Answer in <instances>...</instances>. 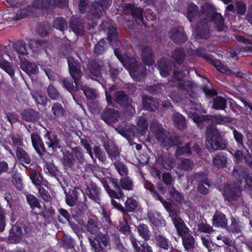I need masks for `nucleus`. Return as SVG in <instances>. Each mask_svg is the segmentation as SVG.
Instances as JSON below:
<instances>
[{
	"label": "nucleus",
	"instance_id": "1",
	"mask_svg": "<svg viewBox=\"0 0 252 252\" xmlns=\"http://www.w3.org/2000/svg\"><path fill=\"white\" fill-rule=\"evenodd\" d=\"M187 17L190 22L197 20L195 35L198 38L208 39L210 37V24L214 22L216 28L220 32L225 29L224 19L220 13L214 12L213 5L206 3L201 7V11L197 5L193 3L188 5Z\"/></svg>",
	"mask_w": 252,
	"mask_h": 252
},
{
	"label": "nucleus",
	"instance_id": "2",
	"mask_svg": "<svg viewBox=\"0 0 252 252\" xmlns=\"http://www.w3.org/2000/svg\"><path fill=\"white\" fill-rule=\"evenodd\" d=\"M150 129L156 139L163 147L169 148L173 146L178 145L180 143L178 137L168 136L164 132L162 126L156 120L152 122Z\"/></svg>",
	"mask_w": 252,
	"mask_h": 252
},
{
	"label": "nucleus",
	"instance_id": "3",
	"mask_svg": "<svg viewBox=\"0 0 252 252\" xmlns=\"http://www.w3.org/2000/svg\"><path fill=\"white\" fill-rule=\"evenodd\" d=\"M189 73L187 70L183 73L177 70L173 72L174 78L171 81V85L177 87L181 90L186 91L189 96L192 98H196L198 96L196 93V86L195 84L189 81H184L181 79L182 77L186 76Z\"/></svg>",
	"mask_w": 252,
	"mask_h": 252
},
{
	"label": "nucleus",
	"instance_id": "4",
	"mask_svg": "<svg viewBox=\"0 0 252 252\" xmlns=\"http://www.w3.org/2000/svg\"><path fill=\"white\" fill-rule=\"evenodd\" d=\"M88 239L94 252H106V248L110 245V238L107 233H99Z\"/></svg>",
	"mask_w": 252,
	"mask_h": 252
},
{
	"label": "nucleus",
	"instance_id": "5",
	"mask_svg": "<svg viewBox=\"0 0 252 252\" xmlns=\"http://www.w3.org/2000/svg\"><path fill=\"white\" fill-rule=\"evenodd\" d=\"M193 177L197 183V191L203 195L208 194L210 192L211 181L207 174L203 172H199L194 173Z\"/></svg>",
	"mask_w": 252,
	"mask_h": 252
},
{
	"label": "nucleus",
	"instance_id": "6",
	"mask_svg": "<svg viewBox=\"0 0 252 252\" xmlns=\"http://www.w3.org/2000/svg\"><path fill=\"white\" fill-rule=\"evenodd\" d=\"M114 53L119 61L123 63L124 66L131 70L136 73L139 68V64L136 59L134 57H131L122 53L120 48L114 49Z\"/></svg>",
	"mask_w": 252,
	"mask_h": 252
},
{
	"label": "nucleus",
	"instance_id": "7",
	"mask_svg": "<svg viewBox=\"0 0 252 252\" xmlns=\"http://www.w3.org/2000/svg\"><path fill=\"white\" fill-rule=\"evenodd\" d=\"M111 0H95L89 6L88 16L92 15L94 18H98L101 15L102 11L111 5Z\"/></svg>",
	"mask_w": 252,
	"mask_h": 252
},
{
	"label": "nucleus",
	"instance_id": "8",
	"mask_svg": "<svg viewBox=\"0 0 252 252\" xmlns=\"http://www.w3.org/2000/svg\"><path fill=\"white\" fill-rule=\"evenodd\" d=\"M114 100L119 105L127 110L130 114H133L135 110L132 105V100L124 91H119L113 94Z\"/></svg>",
	"mask_w": 252,
	"mask_h": 252
},
{
	"label": "nucleus",
	"instance_id": "9",
	"mask_svg": "<svg viewBox=\"0 0 252 252\" xmlns=\"http://www.w3.org/2000/svg\"><path fill=\"white\" fill-rule=\"evenodd\" d=\"M242 189L239 184H228L223 192L225 198L229 201L236 200L241 196Z\"/></svg>",
	"mask_w": 252,
	"mask_h": 252
},
{
	"label": "nucleus",
	"instance_id": "10",
	"mask_svg": "<svg viewBox=\"0 0 252 252\" xmlns=\"http://www.w3.org/2000/svg\"><path fill=\"white\" fill-rule=\"evenodd\" d=\"M67 63L69 74L74 80V84H76L82 76L80 63L72 57L67 58Z\"/></svg>",
	"mask_w": 252,
	"mask_h": 252
},
{
	"label": "nucleus",
	"instance_id": "11",
	"mask_svg": "<svg viewBox=\"0 0 252 252\" xmlns=\"http://www.w3.org/2000/svg\"><path fill=\"white\" fill-rule=\"evenodd\" d=\"M44 164L43 170L44 172L50 176L55 177L61 187L64 189L65 186H67V184L65 181H64V184H62V180H63V178L54 165L52 163L47 161H44Z\"/></svg>",
	"mask_w": 252,
	"mask_h": 252
},
{
	"label": "nucleus",
	"instance_id": "12",
	"mask_svg": "<svg viewBox=\"0 0 252 252\" xmlns=\"http://www.w3.org/2000/svg\"><path fill=\"white\" fill-rule=\"evenodd\" d=\"M112 204L114 208L120 210L123 213L133 212L137 208V202L132 197L127 198L125 203V207H123L120 203L116 200L112 201Z\"/></svg>",
	"mask_w": 252,
	"mask_h": 252
},
{
	"label": "nucleus",
	"instance_id": "13",
	"mask_svg": "<svg viewBox=\"0 0 252 252\" xmlns=\"http://www.w3.org/2000/svg\"><path fill=\"white\" fill-rule=\"evenodd\" d=\"M86 193L90 199L95 203L100 204L101 189L94 183L91 182L88 184L86 189Z\"/></svg>",
	"mask_w": 252,
	"mask_h": 252
},
{
	"label": "nucleus",
	"instance_id": "14",
	"mask_svg": "<svg viewBox=\"0 0 252 252\" xmlns=\"http://www.w3.org/2000/svg\"><path fill=\"white\" fill-rule=\"evenodd\" d=\"M27 174L31 180L32 184L37 187L40 186H47L48 183L44 178L42 174L34 169L27 168Z\"/></svg>",
	"mask_w": 252,
	"mask_h": 252
},
{
	"label": "nucleus",
	"instance_id": "15",
	"mask_svg": "<svg viewBox=\"0 0 252 252\" xmlns=\"http://www.w3.org/2000/svg\"><path fill=\"white\" fill-rule=\"evenodd\" d=\"M192 151L200 154L201 150L197 144L189 142L184 146H178L176 150V155L177 157L183 155H189L191 154Z\"/></svg>",
	"mask_w": 252,
	"mask_h": 252
},
{
	"label": "nucleus",
	"instance_id": "16",
	"mask_svg": "<svg viewBox=\"0 0 252 252\" xmlns=\"http://www.w3.org/2000/svg\"><path fill=\"white\" fill-rule=\"evenodd\" d=\"M100 117L106 124L110 125L116 123L119 117V114L117 110L106 107L101 112Z\"/></svg>",
	"mask_w": 252,
	"mask_h": 252
},
{
	"label": "nucleus",
	"instance_id": "17",
	"mask_svg": "<svg viewBox=\"0 0 252 252\" xmlns=\"http://www.w3.org/2000/svg\"><path fill=\"white\" fill-rule=\"evenodd\" d=\"M221 132L213 125L208 126L206 131L205 144L207 149L212 146V144L221 135Z\"/></svg>",
	"mask_w": 252,
	"mask_h": 252
},
{
	"label": "nucleus",
	"instance_id": "18",
	"mask_svg": "<svg viewBox=\"0 0 252 252\" xmlns=\"http://www.w3.org/2000/svg\"><path fill=\"white\" fill-rule=\"evenodd\" d=\"M45 144L49 149L55 152L61 148L60 140L57 136L51 131H48L44 136Z\"/></svg>",
	"mask_w": 252,
	"mask_h": 252
},
{
	"label": "nucleus",
	"instance_id": "19",
	"mask_svg": "<svg viewBox=\"0 0 252 252\" xmlns=\"http://www.w3.org/2000/svg\"><path fill=\"white\" fill-rule=\"evenodd\" d=\"M125 10L126 14H130L138 24L140 23L144 24L142 9L135 7L131 4H126L125 6Z\"/></svg>",
	"mask_w": 252,
	"mask_h": 252
},
{
	"label": "nucleus",
	"instance_id": "20",
	"mask_svg": "<svg viewBox=\"0 0 252 252\" xmlns=\"http://www.w3.org/2000/svg\"><path fill=\"white\" fill-rule=\"evenodd\" d=\"M103 147L108 157L113 162L120 159V151L116 144L112 142L105 143Z\"/></svg>",
	"mask_w": 252,
	"mask_h": 252
},
{
	"label": "nucleus",
	"instance_id": "21",
	"mask_svg": "<svg viewBox=\"0 0 252 252\" xmlns=\"http://www.w3.org/2000/svg\"><path fill=\"white\" fill-rule=\"evenodd\" d=\"M59 82L71 95L79 90L81 85L79 82L74 84V82L72 78L62 77L59 79Z\"/></svg>",
	"mask_w": 252,
	"mask_h": 252
},
{
	"label": "nucleus",
	"instance_id": "22",
	"mask_svg": "<svg viewBox=\"0 0 252 252\" xmlns=\"http://www.w3.org/2000/svg\"><path fill=\"white\" fill-rule=\"evenodd\" d=\"M156 245L160 251L164 252H170L173 248L172 244L168 239L161 234L156 235L155 236Z\"/></svg>",
	"mask_w": 252,
	"mask_h": 252
},
{
	"label": "nucleus",
	"instance_id": "23",
	"mask_svg": "<svg viewBox=\"0 0 252 252\" xmlns=\"http://www.w3.org/2000/svg\"><path fill=\"white\" fill-rule=\"evenodd\" d=\"M129 240L134 252H153L152 247L147 242L140 244L133 236L129 237Z\"/></svg>",
	"mask_w": 252,
	"mask_h": 252
},
{
	"label": "nucleus",
	"instance_id": "24",
	"mask_svg": "<svg viewBox=\"0 0 252 252\" xmlns=\"http://www.w3.org/2000/svg\"><path fill=\"white\" fill-rule=\"evenodd\" d=\"M31 137L33 148L38 154L42 155L46 151V149L41 137L34 132H32Z\"/></svg>",
	"mask_w": 252,
	"mask_h": 252
},
{
	"label": "nucleus",
	"instance_id": "25",
	"mask_svg": "<svg viewBox=\"0 0 252 252\" xmlns=\"http://www.w3.org/2000/svg\"><path fill=\"white\" fill-rule=\"evenodd\" d=\"M212 163L217 168H223L227 166V154L224 152H220L215 155L212 158Z\"/></svg>",
	"mask_w": 252,
	"mask_h": 252
},
{
	"label": "nucleus",
	"instance_id": "26",
	"mask_svg": "<svg viewBox=\"0 0 252 252\" xmlns=\"http://www.w3.org/2000/svg\"><path fill=\"white\" fill-rule=\"evenodd\" d=\"M212 223L216 227L226 228L227 226V219L223 213L217 211L213 216Z\"/></svg>",
	"mask_w": 252,
	"mask_h": 252
},
{
	"label": "nucleus",
	"instance_id": "27",
	"mask_svg": "<svg viewBox=\"0 0 252 252\" xmlns=\"http://www.w3.org/2000/svg\"><path fill=\"white\" fill-rule=\"evenodd\" d=\"M84 228L89 233L96 235L99 233L100 226L97 218H90L84 225Z\"/></svg>",
	"mask_w": 252,
	"mask_h": 252
},
{
	"label": "nucleus",
	"instance_id": "28",
	"mask_svg": "<svg viewBox=\"0 0 252 252\" xmlns=\"http://www.w3.org/2000/svg\"><path fill=\"white\" fill-rule=\"evenodd\" d=\"M158 67L160 75L166 77L171 70L172 63L168 60L162 58L158 61Z\"/></svg>",
	"mask_w": 252,
	"mask_h": 252
},
{
	"label": "nucleus",
	"instance_id": "29",
	"mask_svg": "<svg viewBox=\"0 0 252 252\" xmlns=\"http://www.w3.org/2000/svg\"><path fill=\"white\" fill-rule=\"evenodd\" d=\"M21 114L23 120L28 122H35L40 118L39 112L32 109H25Z\"/></svg>",
	"mask_w": 252,
	"mask_h": 252
},
{
	"label": "nucleus",
	"instance_id": "30",
	"mask_svg": "<svg viewBox=\"0 0 252 252\" xmlns=\"http://www.w3.org/2000/svg\"><path fill=\"white\" fill-rule=\"evenodd\" d=\"M117 129L120 133L128 136H135L137 130L135 126L127 124L125 122H122Z\"/></svg>",
	"mask_w": 252,
	"mask_h": 252
},
{
	"label": "nucleus",
	"instance_id": "31",
	"mask_svg": "<svg viewBox=\"0 0 252 252\" xmlns=\"http://www.w3.org/2000/svg\"><path fill=\"white\" fill-rule=\"evenodd\" d=\"M69 26L74 32L80 35L83 34L84 32V23L79 17H71Z\"/></svg>",
	"mask_w": 252,
	"mask_h": 252
},
{
	"label": "nucleus",
	"instance_id": "32",
	"mask_svg": "<svg viewBox=\"0 0 252 252\" xmlns=\"http://www.w3.org/2000/svg\"><path fill=\"white\" fill-rule=\"evenodd\" d=\"M158 161L166 169L173 168L175 165V160L171 154H164L158 158Z\"/></svg>",
	"mask_w": 252,
	"mask_h": 252
},
{
	"label": "nucleus",
	"instance_id": "33",
	"mask_svg": "<svg viewBox=\"0 0 252 252\" xmlns=\"http://www.w3.org/2000/svg\"><path fill=\"white\" fill-rule=\"evenodd\" d=\"M142 104L144 108L151 111H155L158 106V103L156 99L151 96H143Z\"/></svg>",
	"mask_w": 252,
	"mask_h": 252
},
{
	"label": "nucleus",
	"instance_id": "34",
	"mask_svg": "<svg viewBox=\"0 0 252 252\" xmlns=\"http://www.w3.org/2000/svg\"><path fill=\"white\" fill-rule=\"evenodd\" d=\"M170 37L176 43H184L187 37L184 32L178 29L174 28L172 29L170 32Z\"/></svg>",
	"mask_w": 252,
	"mask_h": 252
},
{
	"label": "nucleus",
	"instance_id": "35",
	"mask_svg": "<svg viewBox=\"0 0 252 252\" xmlns=\"http://www.w3.org/2000/svg\"><path fill=\"white\" fill-rule=\"evenodd\" d=\"M20 68L29 75L36 74L38 70L36 64L29 61H22L20 64Z\"/></svg>",
	"mask_w": 252,
	"mask_h": 252
},
{
	"label": "nucleus",
	"instance_id": "36",
	"mask_svg": "<svg viewBox=\"0 0 252 252\" xmlns=\"http://www.w3.org/2000/svg\"><path fill=\"white\" fill-rule=\"evenodd\" d=\"M228 142L224 136L221 135L220 137L215 140L211 145L207 148L209 151H215L218 150H223L227 147Z\"/></svg>",
	"mask_w": 252,
	"mask_h": 252
},
{
	"label": "nucleus",
	"instance_id": "37",
	"mask_svg": "<svg viewBox=\"0 0 252 252\" xmlns=\"http://www.w3.org/2000/svg\"><path fill=\"white\" fill-rule=\"evenodd\" d=\"M141 57L143 61L148 65H152L154 62L153 54L151 48L149 47H143L141 52Z\"/></svg>",
	"mask_w": 252,
	"mask_h": 252
},
{
	"label": "nucleus",
	"instance_id": "38",
	"mask_svg": "<svg viewBox=\"0 0 252 252\" xmlns=\"http://www.w3.org/2000/svg\"><path fill=\"white\" fill-rule=\"evenodd\" d=\"M230 219L231 223L229 226L226 227V230L232 233L241 232L242 226L239 218L231 216Z\"/></svg>",
	"mask_w": 252,
	"mask_h": 252
},
{
	"label": "nucleus",
	"instance_id": "39",
	"mask_svg": "<svg viewBox=\"0 0 252 252\" xmlns=\"http://www.w3.org/2000/svg\"><path fill=\"white\" fill-rule=\"evenodd\" d=\"M22 230L21 227L14 225L12 227L9 233V239L14 243H17L22 239Z\"/></svg>",
	"mask_w": 252,
	"mask_h": 252
},
{
	"label": "nucleus",
	"instance_id": "40",
	"mask_svg": "<svg viewBox=\"0 0 252 252\" xmlns=\"http://www.w3.org/2000/svg\"><path fill=\"white\" fill-rule=\"evenodd\" d=\"M174 125L179 129H183L186 127L185 118L179 113H174L172 116Z\"/></svg>",
	"mask_w": 252,
	"mask_h": 252
},
{
	"label": "nucleus",
	"instance_id": "41",
	"mask_svg": "<svg viewBox=\"0 0 252 252\" xmlns=\"http://www.w3.org/2000/svg\"><path fill=\"white\" fill-rule=\"evenodd\" d=\"M30 48L33 52H37L40 49H43L45 50L46 48L49 45V42L46 41H39L37 40H30L29 42Z\"/></svg>",
	"mask_w": 252,
	"mask_h": 252
},
{
	"label": "nucleus",
	"instance_id": "42",
	"mask_svg": "<svg viewBox=\"0 0 252 252\" xmlns=\"http://www.w3.org/2000/svg\"><path fill=\"white\" fill-rule=\"evenodd\" d=\"M88 68L90 73L94 76L97 78L101 76L100 65L96 61H90L88 65Z\"/></svg>",
	"mask_w": 252,
	"mask_h": 252
},
{
	"label": "nucleus",
	"instance_id": "43",
	"mask_svg": "<svg viewBox=\"0 0 252 252\" xmlns=\"http://www.w3.org/2000/svg\"><path fill=\"white\" fill-rule=\"evenodd\" d=\"M110 181L112 184V186L114 189L113 191H115V193L116 194V195L115 194L110 195V197L111 199V200L112 201V200H115V199H116L120 201V199L123 198L125 196L124 194L123 193L116 180L114 179H111Z\"/></svg>",
	"mask_w": 252,
	"mask_h": 252
},
{
	"label": "nucleus",
	"instance_id": "44",
	"mask_svg": "<svg viewBox=\"0 0 252 252\" xmlns=\"http://www.w3.org/2000/svg\"><path fill=\"white\" fill-rule=\"evenodd\" d=\"M72 154L75 162L83 164L85 162V158L83 150L81 147H75L72 148Z\"/></svg>",
	"mask_w": 252,
	"mask_h": 252
},
{
	"label": "nucleus",
	"instance_id": "45",
	"mask_svg": "<svg viewBox=\"0 0 252 252\" xmlns=\"http://www.w3.org/2000/svg\"><path fill=\"white\" fill-rule=\"evenodd\" d=\"M210 63L212 64L219 71L222 73H224L228 75L232 74V71L219 60H213L212 59Z\"/></svg>",
	"mask_w": 252,
	"mask_h": 252
},
{
	"label": "nucleus",
	"instance_id": "46",
	"mask_svg": "<svg viewBox=\"0 0 252 252\" xmlns=\"http://www.w3.org/2000/svg\"><path fill=\"white\" fill-rule=\"evenodd\" d=\"M32 5L35 9L47 10L53 6V0H34Z\"/></svg>",
	"mask_w": 252,
	"mask_h": 252
},
{
	"label": "nucleus",
	"instance_id": "47",
	"mask_svg": "<svg viewBox=\"0 0 252 252\" xmlns=\"http://www.w3.org/2000/svg\"><path fill=\"white\" fill-rule=\"evenodd\" d=\"M173 223L181 236L189 233V228L186 226L184 221L181 219L175 220Z\"/></svg>",
	"mask_w": 252,
	"mask_h": 252
},
{
	"label": "nucleus",
	"instance_id": "48",
	"mask_svg": "<svg viewBox=\"0 0 252 252\" xmlns=\"http://www.w3.org/2000/svg\"><path fill=\"white\" fill-rule=\"evenodd\" d=\"M80 89L82 90L86 97L89 99H94L97 96V92L95 89L91 88L82 84Z\"/></svg>",
	"mask_w": 252,
	"mask_h": 252
},
{
	"label": "nucleus",
	"instance_id": "49",
	"mask_svg": "<svg viewBox=\"0 0 252 252\" xmlns=\"http://www.w3.org/2000/svg\"><path fill=\"white\" fill-rule=\"evenodd\" d=\"M13 48L15 50L21 55L29 54L30 48L27 47L26 43L23 41H17L13 44Z\"/></svg>",
	"mask_w": 252,
	"mask_h": 252
},
{
	"label": "nucleus",
	"instance_id": "50",
	"mask_svg": "<svg viewBox=\"0 0 252 252\" xmlns=\"http://www.w3.org/2000/svg\"><path fill=\"white\" fill-rule=\"evenodd\" d=\"M107 38L112 45L117 44L118 41V36L117 29L113 26H110L108 28Z\"/></svg>",
	"mask_w": 252,
	"mask_h": 252
},
{
	"label": "nucleus",
	"instance_id": "51",
	"mask_svg": "<svg viewBox=\"0 0 252 252\" xmlns=\"http://www.w3.org/2000/svg\"><path fill=\"white\" fill-rule=\"evenodd\" d=\"M179 167L185 171H191L192 170L194 163L189 158H180L178 163Z\"/></svg>",
	"mask_w": 252,
	"mask_h": 252
},
{
	"label": "nucleus",
	"instance_id": "52",
	"mask_svg": "<svg viewBox=\"0 0 252 252\" xmlns=\"http://www.w3.org/2000/svg\"><path fill=\"white\" fill-rule=\"evenodd\" d=\"M137 229L139 235L145 240L148 241L150 240V231L148 226L145 224H140L137 227Z\"/></svg>",
	"mask_w": 252,
	"mask_h": 252
},
{
	"label": "nucleus",
	"instance_id": "53",
	"mask_svg": "<svg viewBox=\"0 0 252 252\" xmlns=\"http://www.w3.org/2000/svg\"><path fill=\"white\" fill-rule=\"evenodd\" d=\"M248 170L246 167H240L239 169L235 168L233 171V175L235 178L238 180L241 181L244 179L246 178L247 175H250V174L248 173Z\"/></svg>",
	"mask_w": 252,
	"mask_h": 252
},
{
	"label": "nucleus",
	"instance_id": "54",
	"mask_svg": "<svg viewBox=\"0 0 252 252\" xmlns=\"http://www.w3.org/2000/svg\"><path fill=\"white\" fill-rule=\"evenodd\" d=\"M183 244L186 250L191 249L194 247L195 241L193 236L189 233L181 236Z\"/></svg>",
	"mask_w": 252,
	"mask_h": 252
},
{
	"label": "nucleus",
	"instance_id": "55",
	"mask_svg": "<svg viewBox=\"0 0 252 252\" xmlns=\"http://www.w3.org/2000/svg\"><path fill=\"white\" fill-rule=\"evenodd\" d=\"M227 100L221 96H217L213 99L212 108L217 110H224L226 107Z\"/></svg>",
	"mask_w": 252,
	"mask_h": 252
},
{
	"label": "nucleus",
	"instance_id": "56",
	"mask_svg": "<svg viewBox=\"0 0 252 252\" xmlns=\"http://www.w3.org/2000/svg\"><path fill=\"white\" fill-rule=\"evenodd\" d=\"M148 124L147 120L144 117H140L137 122V130L141 135L146 134L148 130Z\"/></svg>",
	"mask_w": 252,
	"mask_h": 252
},
{
	"label": "nucleus",
	"instance_id": "57",
	"mask_svg": "<svg viewBox=\"0 0 252 252\" xmlns=\"http://www.w3.org/2000/svg\"><path fill=\"white\" fill-rule=\"evenodd\" d=\"M16 156L18 158L26 164L30 163L31 158L29 154L22 148H18L16 151Z\"/></svg>",
	"mask_w": 252,
	"mask_h": 252
},
{
	"label": "nucleus",
	"instance_id": "58",
	"mask_svg": "<svg viewBox=\"0 0 252 252\" xmlns=\"http://www.w3.org/2000/svg\"><path fill=\"white\" fill-rule=\"evenodd\" d=\"M26 199L28 203L32 210L35 208L41 209V206L38 199L33 194L27 195Z\"/></svg>",
	"mask_w": 252,
	"mask_h": 252
},
{
	"label": "nucleus",
	"instance_id": "59",
	"mask_svg": "<svg viewBox=\"0 0 252 252\" xmlns=\"http://www.w3.org/2000/svg\"><path fill=\"white\" fill-rule=\"evenodd\" d=\"M51 111L55 117L58 118L63 117L65 112L62 105L57 102L53 104Z\"/></svg>",
	"mask_w": 252,
	"mask_h": 252
},
{
	"label": "nucleus",
	"instance_id": "60",
	"mask_svg": "<svg viewBox=\"0 0 252 252\" xmlns=\"http://www.w3.org/2000/svg\"><path fill=\"white\" fill-rule=\"evenodd\" d=\"M32 98L35 100L36 103L42 105H44L46 103L47 97L46 96L39 92H33L32 93Z\"/></svg>",
	"mask_w": 252,
	"mask_h": 252
},
{
	"label": "nucleus",
	"instance_id": "61",
	"mask_svg": "<svg viewBox=\"0 0 252 252\" xmlns=\"http://www.w3.org/2000/svg\"><path fill=\"white\" fill-rule=\"evenodd\" d=\"M93 149L95 157L102 163H106L107 162L106 156L99 146H95L93 147Z\"/></svg>",
	"mask_w": 252,
	"mask_h": 252
},
{
	"label": "nucleus",
	"instance_id": "62",
	"mask_svg": "<svg viewBox=\"0 0 252 252\" xmlns=\"http://www.w3.org/2000/svg\"><path fill=\"white\" fill-rule=\"evenodd\" d=\"M172 58L176 63H182L185 58L184 50L182 48L176 49L172 54Z\"/></svg>",
	"mask_w": 252,
	"mask_h": 252
},
{
	"label": "nucleus",
	"instance_id": "63",
	"mask_svg": "<svg viewBox=\"0 0 252 252\" xmlns=\"http://www.w3.org/2000/svg\"><path fill=\"white\" fill-rule=\"evenodd\" d=\"M53 27L61 31H63L67 28V23L62 17H58L53 21Z\"/></svg>",
	"mask_w": 252,
	"mask_h": 252
},
{
	"label": "nucleus",
	"instance_id": "64",
	"mask_svg": "<svg viewBox=\"0 0 252 252\" xmlns=\"http://www.w3.org/2000/svg\"><path fill=\"white\" fill-rule=\"evenodd\" d=\"M120 185L124 189L128 190H131L133 189V182L130 178L128 177L122 178L120 180Z\"/></svg>",
	"mask_w": 252,
	"mask_h": 252
}]
</instances>
